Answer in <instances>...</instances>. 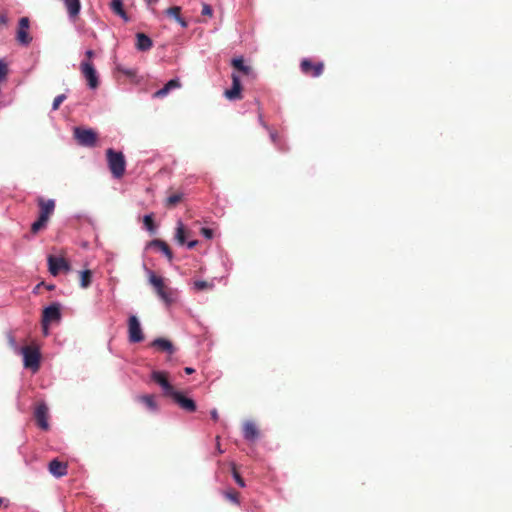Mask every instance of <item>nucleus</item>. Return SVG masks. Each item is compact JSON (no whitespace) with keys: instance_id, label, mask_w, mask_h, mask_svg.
<instances>
[{"instance_id":"obj_1","label":"nucleus","mask_w":512,"mask_h":512,"mask_svg":"<svg viewBox=\"0 0 512 512\" xmlns=\"http://www.w3.org/2000/svg\"><path fill=\"white\" fill-rule=\"evenodd\" d=\"M107 162L109 169L114 178L123 177L126 168L125 157L122 152H116L112 148L106 150Z\"/></svg>"},{"instance_id":"obj_2","label":"nucleus","mask_w":512,"mask_h":512,"mask_svg":"<svg viewBox=\"0 0 512 512\" xmlns=\"http://www.w3.org/2000/svg\"><path fill=\"white\" fill-rule=\"evenodd\" d=\"M23 355L24 367L37 371L40 367V352L38 348L24 346L20 349Z\"/></svg>"},{"instance_id":"obj_3","label":"nucleus","mask_w":512,"mask_h":512,"mask_svg":"<svg viewBox=\"0 0 512 512\" xmlns=\"http://www.w3.org/2000/svg\"><path fill=\"white\" fill-rule=\"evenodd\" d=\"M74 137L79 145L85 147H94L97 142V134L92 129L76 127L74 129Z\"/></svg>"},{"instance_id":"obj_4","label":"nucleus","mask_w":512,"mask_h":512,"mask_svg":"<svg viewBox=\"0 0 512 512\" xmlns=\"http://www.w3.org/2000/svg\"><path fill=\"white\" fill-rule=\"evenodd\" d=\"M80 71L87 81V85L91 89H96L99 86V78L97 71L91 61H82L80 63Z\"/></svg>"},{"instance_id":"obj_5","label":"nucleus","mask_w":512,"mask_h":512,"mask_svg":"<svg viewBox=\"0 0 512 512\" xmlns=\"http://www.w3.org/2000/svg\"><path fill=\"white\" fill-rule=\"evenodd\" d=\"M149 282L153 285L157 295L165 302H171V293L169 288L164 284L163 278L155 275L154 273L150 274Z\"/></svg>"},{"instance_id":"obj_6","label":"nucleus","mask_w":512,"mask_h":512,"mask_svg":"<svg viewBox=\"0 0 512 512\" xmlns=\"http://www.w3.org/2000/svg\"><path fill=\"white\" fill-rule=\"evenodd\" d=\"M128 339L131 343H139L144 340L140 322L135 315H131L128 319Z\"/></svg>"},{"instance_id":"obj_7","label":"nucleus","mask_w":512,"mask_h":512,"mask_svg":"<svg viewBox=\"0 0 512 512\" xmlns=\"http://www.w3.org/2000/svg\"><path fill=\"white\" fill-rule=\"evenodd\" d=\"M301 72L307 76L319 77L324 71L323 62H313L312 60L305 58L300 63Z\"/></svg>"},{"instance_id":"obj_8","label":"nucleus","mask_w":512,"mask_h":512,"mask_svg":"<svg viewBox=\"0 0 512 512\" xmlns=\"http://www.w3.org/2000/svg\"><path fill=\"white\" fill-rule=\"evenodd\" d=\"M49 272L53 276H57L61 271L68 272L70 270L69 262L63 257L48 256Z\"/></svg>"},{"instance_id":"obj_9","label":"nucleus","mask_w":512,"mask_h":512,"mask_svg":"<svg viewBox=\"0 0 512 512\" xmlns=\"http://www.w3.org/2000/svg\"><path fill=\"white\" fill-rule=\"evenodd\" d=\"M151 379L157 383L164 390V394L166 396L171 397V395L175 392L174 387L168 380V374L164 371H153L151 374Z\"/></svg>"},{"instance_id":"obj_10","label":"nucleus","mask_w":512,"mask_h":512,"mask_svg":"<svg viewBox=\"0 0 512 512\" xmlns=\"http://www.w3.org/2000/svg\"><path fill=\"white\" fill-rule=\"evenodd\" d=\"M48 407L44 402L38 403L34 410V418L39 428L47 431L50 427L48 423Z\"/></svg>"},{"instance_id":"obj_11","label":"nucleus","mask_w":512,"mask_h":512,"mask_svg":"<svg viewBox=\"0 0 512 512\" xmlns=\"http://www.w3.org/2000/svg\"><path fill=\"white\" fill-rule=\"evenodd\" d=\"M61 319L60 304L53 303L43 310L42 324L44 328L51 322L59 321Z\"/></svg>"},{"instance_id":"obj_12","label":"nucleus","mask_w":512,"mask_h":512,"mask_svg":"<svg viewBox=\"0 0 512 512\" xmlns=\"http://www.w3.org/2000/svg\"><path fill=\"white\" fill-rule=\"evenodd\" d=\"M231 79H232V87L230 89H227L224 92V95L228 100H231V101L240 100V99H242V86H241L240 77L238 74L232 73Z\"/></svg>"},{"instance_id":"obj_13","label":"nucleus","mask_w":512,"mask_h":512,"mask_svg":"<svg viewBox=\"0 0 512 512\" xmlns=\"http://www.w3.org/2000/svg\"><path fill=\"white\" fill-rule=\"evenodd\" d=\"M37 204L39 207V217H43L45 220L49 221L55 210V201L52 199L46 200L43 197H38Z\"/></svg>"},{"instance_id":"obj_14","label":"nucleus","mask_w":512,"mask_h":512,"mask_svg":"<svg viewBox=\"0 0 512 512\" xmlns=\"http://www.w3.org/2000/svg\"><path fill=\"white\" fill-rule=\"evenodd\" d=\"M171 398L185 411L194 412L196 411V403L193 399L186 397L181 392L175 391Z\"/></svg>"},{"instance_id":"obj_15","label":"nucleus","mask_w":512,"mask_h":512,"mask_svg":"<svg viewBox=\"0 0 512 512\" xmlns=\"http://www.w3.org/2000/svg\"><path fill=\"white\" fill-rule=\"evenodd\" d=\"M29 20L26 17H23L19 20L18 30H17V41L20 44L28 45L32 38L30 37L29 33Z\"/></svg>"},{"instance_id":"obj_16","label":"nucleus","mask_w":512,"mask_h":512,"mask_svg":"<svg viewBox=\"0 0 512 512\" xmlns=\"http://www.w3.org/2000/svg\"><path fill=\"white\" fill-rule=\"evenodd\" d=\"M150 345L168 355H173L176 351L174 344L170 340L161 337L153 340Z\"/></svg>"},{"instance_id":"obj_17","label":"nucleus","mask_w":512,"mask_h":512,"mask_svg":"<svg viewBox=\"0 0 512 512\" xmlns=\"http://www.w3.org/2000/svg\"><path fill=\"white\" fill-rule=\"evenodd\" d=\"M67 469V463L61 462L57 459H53L48 465L49 472L57 478L65 476L68 472Z\"/></svg>"},{"instance_id":"obj_18","label":"nucleus","mask_w":512,"mask_h":512,"mask_svg":"<svg viewBox=\"0 0 512 512\" xmlns=\"http://www.w3.org/2000/svg\"><path fill=\"white\" fill-rule=\"evenodd\" d=\"M135 400L143 404L150 412L155 413L159 409L155 395H138L135 397Z\"/></svg>"},{"instance_id":"obj_19","label":"nucleus","mask_w":512,"mask_h":512,"mask_svg":"<svg viewBox=\"0 0 512 512\" xmlns=\"http://www.w3.org/2000/svg\"><path fill=\"white\" fill-rule=\"evenodd\" d=\"M259 434L257 426L252 421H246L243 424V436L247 441H255L259 437Z\"/></svg>"},{"instance_id":"obj_20","label":"nucleus","mask_w":512,"mask_h":512,"mask_svg":"<svg viewBox=\"0 0 512 512\" xmlns=\"http://www.w3.org/2000/svg\"><path fill=\"white\" fill-rule=\"evenodd\" d=\"M232 67L245 76H253V68L249 65H246L244 59L234 58L231 62Z\"/></svg>"},{"instance_id":"obj_21","label":"nucleus","mask_w":512,"mask_h":512,"mask_svg":"<svg viewBox=\"0 0 512 512\" xmlns=\"http://www.w3.org/2000/svg\"><path fill=\"white\" fill-rule=\"evenodd\" d=\"M148 247H155L159 249L170 262L172 261L173 253L165 241L160 239H154L148 243Z\"/></svg>"},{"instance_id":"obj_22","label":"nucleus","mask_w":512,"mask_h":512,"mask_svg":"<svg viewBox=\"0 0 512 512\" xmlns=\"http://www.w3.org/2000/svg\"><path fill=\"white\" fill-rule=\"evenodd\" d=\"M109 6L113 13L121 17L125 22H128L130 20L128 14L124 9L123 0H111Z\"/></svg>"},{"instance_id":"obj_23","label":"nucleus","mask_w":512,"mask_h":512,"mask_svg":"<svg viewBox=\"0 0 512 512\" xmlns=\"http://www.w3.org/2000/svg\"><path fill=\"white\" fill-rule=\"evenodd\" d=\"M181 86V83L178 79H171L168 81L163 88L159 89L154 93L155 98H163L165 97L170 90L179 88Z\"/></svg>"},{"instance_id":"obj_24","label":"nucleus","mask_w":512,"mask_h":512,"mask_svg":"<svg viewBox=\"0 0 512 512\" xmlns=\"http://www.w3.org/2000/svg\"><path fill=\"white\" fill-rule=\"evenodd\" d=\"M66 6L70 18H76L81 10L80 0H62Z\"/></svg>"},{"instance_id":"obj_25","label":"nucleus","mask_w":512,"mask_h":512,"mask_svg":"<svg viewBox=\"0 0 512 512\" xmlns=\"http://www.w3.org/2000/svg\"><path fill=\"white\" fill-rule=\"evenodd\" d=\"M137 42H136V48L140 51H147L152 48L153 42L150 37H148L144 33H137L136 34Z\"/></svg>"},{"instance_id":"obj_26","label":"nucleus","mask_w":512,"mask_h":512,"mask_svg":"<svg viewBox=\"0 0 512 512\" xmlns=\"http://www.w3.org/2000/svg\"><path fill=\"white\" fill-rule=\"evenodd\" d=\"M189 236V232L186 230L185 226L181 221L178 222L176 228L175 239L180 245H184L186 243V238Z\"/></svg>"},{"instance_id":"obj_27","label":"nucleus","mask_w":512,"mask_h":512,"mask_svg":"<svg viewBox=\"0 0 512 512\" xmlns=\"http://www.w3.org/2000/svg\"><path fill=\"white\" fill-rule=\"evenodd\" d=\"M92 281V272L90 270H84L80 272V286L87 288L90 286Z\"/></svg>"},{"instance_id":"obj_28","label":"nucleus","mask_w":512,"mask_h":512,"mask_svg":"<svg viewBox=\"0 0 512 512\" xmlns=\"http://www.w3.org/2000/svg\"><path fill=\"white\" fill-rule=\"evenodd\" d=\"M47 223L48 221L43 217H38V219L31 225V232L33 234H37L47 226Z\"/></svg>"},{"instance_id":"obj_29","label":"nucleus","mask_w":512,"mask_h":512,"mask_svg":"<svg viewBox=\"0 0 512 512\" xmlns=\"http://www.w3.org/2000/svg\"><path fill=\"white\" fill-rule=\"evenodd\" d=\"M182 198H183L182 193L172 194L166 199V205L169 207H173V206L177 205L178 203H180L182 201Z\"/></svg>"},{"instance_id":"obj_30","label":"nucleus","mask_w":512,"mask_h":512,"mask_svg":"<svg viewBox=\"0 0 512 512\" xmlns=\"http://www.w3.org/2000/svg\"><path fill=\"white\" fill-rule=\"evenodd\" d=\"M224 496L227 500L234 504H239V493L233 489H230L224 493Z\"/></svg>"},{"instance_id":"obj_31","label":"nucleus","mask_w":512,"mask_h":512,"mask_svg":"<svg viewBox=\"0 0 512 512\" xmlns=\"http://www.w3.org/2000/svg\"><path fill=\"white\" fill-rule=\"evenodd\" d=\"M194 289L196 291H202V290H205V289H211L213 288V284L212 283H209L207 281H204V280H197L194 282Z\"/></svg>"},{"instance_id":"obj_32","label":"nucleus","mask_w":512,"mask_h":512,"mask_svg":"<svg viewBox=\"0 0 512 512\" xmlns=\"http://www.w3.org/2000/svg\"><path fill=\"white\" fill-rule=\"evenodd\" d=\"M143 222H144V225L147 228V230H149L150 232H154L155 231V223H154L153 215L152 214L145 215L144 219H143Z\"/></svg>"},{"instance_id":"obj_33","label":"nucleus","mask_w":512,"mask_h":512,"mask_svg":"<svg viewBox=\"0 0 512 512\" xmlns=\"http://www.w3.org/2000/svg\"><path fill=\"white\" fill-rule=\"evenodd\" d=\"M166 15L169 17H173L176 19L181 14V7L180 6H172L166 9L165 11Z\"/></svg>"},{"instance_id":"obj_34","label":"nucleus","mask_w":512,"mask_h":512,"mask_svg":"<svg viewBox=\"0 0 512 512\" xmlns=\"http://www.w3.org/2000/svg\"><path fill=\"white\" fill-rule=\"evenodd\" d=\"M232 475H233V478L235 479L236 483L240 486V487H245V482H244V479L241 477V475L239 474V472L237 471L235 465H233L232 467Z\"/></svg>"},{"instance_id":"obj_35","label":"nucleus","mask_w":512,"mask_h":512,"mask_svg":"<svg viewBox=\"0 0 512 512\" xmlns=\"http://www.w3.org/2000/svg\"><path fill=\"white\" fill-rule=\"evenodd\" d=\"M66 99L65 94H60L54 98L53 104H52V110H57L62 102Z\"/></svg>"},{"instance_id":"obj_36","label":"nucleus","mask_w":512,"mask_h":512,"mask_svg":"<svg viewBox=\"0 0 512 512\" xmlns=\"http://www.w3.org/2000/svg\"><path fill=\"white\" fill-rule=\"evenodd\" d=\"M201 14L203 16L212 17L213 16V9H212V7L209 4L203 2L202 3Z\"/></svg>"},{"instance_id":"obj_37","label":"nucleus","mask_w":512,"mask_h":512,"mask_svg":"<svg viewBox=\"0 0 512 512\" xmlns=\"http://www.w3.org/2000/svg\"><path fill=\"white\" fill-rule=\"evenodd\" d=\"M201 233L207 238L211 239L213 237V230L210 228L203 227L201 229Z\"/></svg>"},{"instance_id":"obj_38","label":"nucleus","mask_w":512,"mask_h":512,"mask_svg":"<svg viewBox=\"0 0 512 512\" xmlns=\"http://www.w3.org/2000/svg\"><path fill=\"white\" fill-rule=\"evenodd\" d=\"M95 56V53L93 50H87L85 52V59L83 61H91L92 62V58Z\"/></svg>"},{"instance_id":"obj_39","label":"nucleus","mask_w":512,"mask_h":512,"mask_svg":"<svg viewBox=\"0 0 512 512\" xmlns=\"http://www.w3.org/2000/svg\"><path fill=\"white\" fill-rule=\"evenodd\" d=\"M8 23V17L6 14H0V26H6Z\"/></svg>"},{"instance_id":"obj_40","label":"nucleus","mask_w":512,"mask_h":512,"mask_svg":"<svg viewBox=\"0 0 512 512\" xmlns=\"http://www.w3.org/2000/svg\"><path fill=\"white\" fill-rule=\"evenodd\" d=\"M183 28L188 26V23L181 17V14L175 19Z\"/></svg>"},{"instance_id":"obj_41","label":"nucleus","mask_w":512,"mask_h":512,"mask_svg":"<svg viewBox=\"0 0 512 512\" xmlns=\"http://www.w3.org/2000/svg\"><path fill=\"white\" fill-rule=\"evenodd\" d=\"M197 244H198L197 240H191V241L187 242V247L189 249H193Z\"/></svg>"},{"instance_id":"obj_42","label":"nucleus","mask_w":512,"mask_h":512,"mask_svg":"<svg viewBox=\"0 0 512 512\" xmlns=\"http://www.w3.org/2000/svg\"><path fill=\"white\" fill-rule=\"evenodd\" d=\"M211 418H212L214 421H217V420H218L219 415H218L217 410H213V411H211Z\"/></svg>"},{"instance_id":"obj_43","label":"nucleus","mask_w":512,"mask_h":512,"mask_svg":"<svg viewBox=\"0 0 512 512\" xmlns=\"http://www.w3.org/2000/svg\"><path fill=\"white\" fill-rule=\"evenodd\" d=\"M118 70H119V71H121V72H123V73H125V74H126V75H128V76H132V75H134V73H133L132 71H130V70H124V69H122V68H120V67H118Z\"/></svg>"},{"instance_id":"obj_44","label":"nucleus","mask_w":512,"mask_h":512,"mask_svg":"<svg viewBox=\"0 0 512 512\" xmlns=\"http://www.w3.org/2000/svg\"><path fill=\"white\" fill-rule=\"evenodd\" d=\"M184 371H185L186 374H192V373L195 372V370L193 368H191V367H186L184 369Z\"/></svg>"},{"instance_id":"obj_45","label":"nucleus","mask_w":512,"mask_h":512,"mask_svg":"<svg viewBox=\"0 0 512 512\" xmlns=\"http://www.w3.org/2000/svg\"><path fill=\"white\" fill-rule=\"evenodd\" d=\"M271 138H272V141L274 143H276V134L275 133H273V132L271 133Z\"/></svg>"},{"instance_id":"obj_46","label":"nucleus","mask_w":512,"mask_h":512,"mask_svg":"<svg viewBox=\"0 0 512 512\" xmlns=\"http://www.w3.org/2000/svg\"><path fill=\"white\" fill-rule=\"evenodd\" d=\"M146 1L150 5V4H155L158 0H146Z\"/></svg>"}]
</instances>
